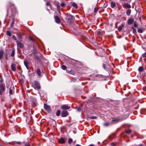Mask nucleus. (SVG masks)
<instances>
[{"label": "nucleus", "mask_w": 146, "mask_h": 146, "mask_svg": "<svg viewBox=\"0 0 146 146\" xmlns=\"http://www.w3.org/2000/svg\"><path fill=\"white\" fill-rule=\"evenodd\" d=\"M3 50H0V58L2 59L3 58Z\"/></svg>", "instance_id": "16"}, {"label": "nucleus", "mask_w": 146, "mask_h": 146, "mask_svg": "<svg viewBox=\"0 0 146 146\" xmlns=\"http://www.w3.org/2000/svg\"><path fill=\"white\" fill-rule=\"evenodd\" d=\"M134 26L135 27H137V25L136 23H134Z\"/></svg>", "instance_id": "48"}, {"label": "nucleus", "mask_w": 146, "mask_h": 146, "mask_svg": "<svg viewBox=\"0 0 146 146\" xmlns=\"http://www.w3.org/2000/svg\"><path fill=\"white\" fill-rule=\"evenodd\" d=\"M116 6V4L115 2H112L111 3V6L112 8H114Z\"/></svg>", "instance_id": "17"}, {"label": "nucleus", "mask_w": 146, "mask_h": 146, "mask_svg": "<svg viewBox=\"0 0 146 146\" xmlns=\"http://www.w3.org/2000/svg\"><path fill=\"white\" fill-rule=\"evenodd\" d=\"M72 6L74 7L75 8H78V6L77 4L74 3H73L72 5Z\"/></svg>", "instance_id": "22"}, {"label": "nucleus", "mask_w": 146, "mask_h": 146, "mask_svg": "<svg viewBox=\"0 0 146 146\" xmlns=\"http://www.w3.org/2000/svg\"><path fill=\"white\" fill-rule=\"evenodd\" d=\"M35 86V87L37 89H40V86L39 84L37 81H35L34 83Z\"/></svg>", "instance_id": "9"}, {"label": "nucleus", "mask_w": 146, "mask_h": 146, "mask_svg": "<svg viewBox=\"0 0 146 146\" xmlns=\"http://www.w3.org/2000/svg\"><path fill=\"white\" fill-rule=\"evenodd\" d=\"M24 64L25 66H26L28 70H29V67L28 66V62L26 61H24Z\"/></svg>", "instance_id": "15"}, {"label": "nucleus", "mask_w": 146, "mask_h": 146, "mask_svg": "<svg viewBox=\"0 0 146 146\" xmlns=\"http://www.w3.org/2000/svg\"><path fill=\"white\" fill-rule=\"evenodd\" d=\"M16 42L17 43V46L18 47H19V48H23V44L22 43L20 42L17 40L16 41Z\"/></svg>", "instance_id": "6"}, {"label": "nucleus", "mask_w": 146, "mask_h": 146, "mask_svg": "<svg viewBox=\"0 0 146 146\" xmlns=\"http://www.w3.org/2000/svg\"><path fill=\"white\" fill-rule=\"evenodd\" d=\"M66 19L68 22L71 23L73 21V16L71 15H68L66 16Z\"/></svg>", "instance_id": "2"}, {"label": "nucleus", "mask_w": 146, "mask_h": 146, "mask_svg": "<svg viewBox=\"0 0 146 146\" xmlns=\"http://www.w3.org/2000/svg\"><path fill=\"white\" fill-rule=\"evenodd\" d=\"M111 145L112 146H115V145L114 143H111Z\"/></svg>", "instance_id": "50"}, {"label": "nucleus", "mask_w": 146, "mask_h": 146, "mask_svg": "<svg viewBox=\"0 0 146 146\" xmlns=\"http://www.w3.org/2000/svg\"><path fill=\"white\" fill-rule=\"evenodd\" d=\"M56 7L58 9V11L59 12V13H60V11L59 9V6L57 4Z\"/></svg>", "instance_id": "35"}, {"label": "nucleus", "mask_w": 146, "mask_h": 146, "mask_svg": "<svg viewBox=\"0 0 146 146\" xmlns=\"http://www.w3.org/2000/svg\"><path fill=\"white\" fill-rule=\"evenodd\" d=\"M3 81V80L2 77L0 76V83L2 82Z\"/></svg>", "instance_id": "38"}, {"label": "nucleus", "mask_w": 146, "mask_h": 146, "mask_svg": "<svg viewBox=\"0 0 146 146\" xmlns=\"http://www.w3.org/2000/svg\"><path fill=\"white\" fill-rule=\"evenodd\" d=\"M98 8L96 7L94 8V11L95 13H96L98 10Z\"/></svg>", "instance_id": "33"}, {"label": "nucleus", "mask_w": 146, "mask_h": 146, "mask_svg": "<svg viewBox=\"0 0 146 146\" xmlns=\"http://www.w3.org/2000/svg\"><path fill=\"white\" fill-rule=\"evenodd\" d=\"M143 90L144 91H146V86L143 88Z\"/></svg>", "instance_id": "49"}, {"label": "nucleus", "mask_w": 146, "mask_h": 146, "mask_svg": "<svg viewBox=\"0 0 146 146\" xmlns=\"http://www.w3.org/2000/svg\"><path fill=\"white\" fill-rule=\"evenodd\" d=\"M24 145L25 146H31L29 144L27 143H25Z\"/></svg>", "instance_id": "43"}, {"label": "nucleus", "mask_w": 146, "mask_h": 146, "mask_svg": "<svg viewBox=\"0 0 146 146\" xmlns=\"http://www.w3.org/2000/svg\"><path fill=\"white\" fill-rule=\"evenodd\" d=\"M142 56L143 57H146V52L142 54Z\"/></svg>", "instance_id": "40"}, {"label": "nucleus", "mask_w": 146, "mask_h": 146, "mask_svg": "<svg viewBox=\"0 0 146 146\" xmlns=\"http://www.w3.org/2000/svg\"><path fill=\"white\" fill-rule=\"evenodd\" d=\"M36 72L37 73L38 77H40L41 76V72L40 70L38 68H37L36 70Z\"/></svg>", "instance_id": "12"}, {"label": "nucleus", "mask_w": 146, "mask_h": 146, "mask_svg": "<svg viewBox=\"0 0 146 146\" xmlns=\"http://www.w3.org/2000/svg\"><path fill=\"white\" fill-rule=\"evenodd\" d=\"M143 30L142 29H139L138 30V32L139 33H142L143 31Z\"/></svg>", "instance_id": "30"}, {"label": "nucleus", "mask_w": 146, "mask_h": 146, "mask_svg": "<svg viewBox=\"0 0 146 146\" xmlns=\"http://www.w3.org/2000/svg\"><path fill=\"white\" fill-rule=\"evenodd\" d=\"M14 23V19H13V21L12 22V23L10 25V27H13Z\"/></svg>", "instance_id": "24"}, {"label": "nucleus", "mask_w": 146, "mask_h": 146, "mask_svg": "<svg viewBox=\"0 0 146 146\" xmlns=\"http://www.w3.org/2000/svg\"><path fill=\"white\" fill-rule=\"evenodd\" d=\"M143 70V68L141 66L139 67V70L140 72H141Z\"/></svg>", "instance_id": "32"}, {"label": "nucleus", "mask_w": 146, "mask_h": 146, "mask_svg": "<svg viewBox=\"0 0 146 146\" xmlns=\"http://www.w3.org/2000/svg\"><path fill=\"white\" fill-rule=\"evenodd\" d=\"M17 37L19 40H21L22 38L21 37V35L20 34H18L17 35Z\"/></svg>", "instance_id": "28"}, {"label": "nucleus", "mask_w": 146, "mask_h": 146, "mask_svg": "<svg viewBox=\"0 0 146 146\" xmlns=\"http://www.w3.org/2000/svg\"><path fill=\"white\" fill-rule=\"evenodd\" d=\"M44 108L48 111H50V107L47 105L46 104H44Z\"/></svg>", "instance_id": "7"}, {"label": "nucleus", "mask_w": 146, "mask_h": 146, "mask_svg": "<svg viewBox=\"0 0 146 146\" xmlns=\"http://www.w3.org/2000/svg\"><path fill=\"white\" fill-rule=\"evenodd\" d=\"M138 146H143L142 144H140L139 145H138Z\"/></svg>", "instance_id": "54"}, {"label": "nucleus", "mask_w": 146, "mask_h": 146, "mask_svg": "<svg viewBox=\"0 0 146 146\" xmlns=\"http://www.w3.org/2000/svg\"><path fill=\"white\" fill-rule=\"evenodd\" d=\"M12 38L13 39L15 40H16V37L14 35H13L12 36Z\"/></svg>", "instance_id": "45"}, {"label": "nucleus", "mask_w": 146, "mask_h": 146, "mask_svg": "<svg viewBox=\"0 0 146 146\" xmlns=\"http://www.w3.org/2000/svg\"><path fill=\"white\" fill-rule=\"evenodd\" d=\"M68 113L66 111H64L62 112L61 115L62 117H66L68 115Z\"/></svg>", "instance_id": "5"}, {"label": "nucleus", "mask_w": 146, "mask_h": 146, "mask_svg": "<svg viewBox=\"0 0 146 146\" xmlns=\"http://www.w3.org/2000/svg\"><path fill=\"white\" fill-rule=\"evenodd\" d=\"M6 34L7 35L9 36H11V33L9 31H7L6 32Z\"/></svg>", "instance_id": "23"}, {"label": "nucleus", "mask_w": 146, "mask_h": 146, "mask_svg": "<svg viewBox=\"0 0 146 146\" xmlns=\"http://www.w3.org/2000/svg\"><path fill=\"white\" fill-rule=\"evenodd\" d=\"M31 104L33 107H35L36 105V100L34 98H33L32 99L31 101Z\"/></svg>", "instance_id": "3"}, {"label": "nucleus", "mask_w": 146, "mask_h": 146, "mask_svg": "<svg viewBox=\"0 0 146 146\" xmlns=\"http://www.w3.org/2000/svg\"><path fill=\"white\" fill-rule=\"evenodd\" d=\"M46 5L49 6L51 8V5L50 3L47 2L46 3Z\"/></svg>", "instance_id": "42"}, {"label": "nucleus", "mask_w": 146, "mask_h": 146, "mask_svg": "<svg viewBox=\"0 0 146 146\" xmlns=\"http://www.w3.org/2000/svg\"><path fill=\"white\" fill-rule=\"evenodd\" d=\"M122 5L123 7L125 8H130L131 7V5L128 3H122Z\"/></svg>", "instance_id": "4"}, {"label": "nucleus", "mask_w": 146, "mask_h": 146, "mask_svg": "<svg viewBox=\"0 0 146 146\" xmlns=\"http://www.w3.org/2000/svg\"><path fill=\"white\" fill-rule=\"evenodd\" d=\"M88 146H95L94 144H92L89 145Z\"/></svg>", "instance_id": "52"}, {"label": "nucleus", "mask_w": 146, "mask_h": 146, "mask_svg": "<svg viewBox=\"0 0 146 146\" xmlns=\"http://www.w3.org/2000/svg\"><path fill=\"white\" fill-rule=\"evenodd\" d=\"M61 108L62 110H69L70 109V107L66 105H63Z\"/></svg>", "instance_id": "8"}, {"label": "nucleus", "mask_w": 146, "mask_h": 146, "mask_svg": "<svg viewBox=\"0 0 146 146\" xmlns=\"http://www.w3.org/2000/svg\"><path fill=\"white\" fill-rule=\"evenodd\" d=\"M131 10L130 9H129L127 11H126V14L128 16H129L131 13Z\"/></svg>", "instance_id": "21"}, {"label": "nucleus", "mask_w": 146, "mask_h": 146, "mask_svg": "<svg viewBox=\"0 0 146 146\" xmlns=\"http://www.w3.org/2000/svg\"><path fill=\"white\" fill-rule=\"evenodd\" d=\"M36 58H37V59L38 60H39V58H38V57H36Z\"/></svg>", "instance_id": "55"}, {"label": "nucleus", "mask_w": 146, "mask_h": 146, "mask_svg": "<svg viewBox=\"0 0 146 146\" xmlns=\"http://www.w3.org/2000/svg\"><path fill=\"white\" fill-rule=\"evenodd\" d=\"M60 5L62 7H63L65 6V4L64 3L62 2Z\"/></svg>", "instance_id": "34"}, {"label": "nucleus", "mask_w": 146, "mask_h": 146, "mask_svg": "<svg viewBox=\"0 0 146 146\" xmlns=\"http://www.w3.org/2000/svg\"><path fill=\"white\" fill-rule=\"evenodd\" d=\"M5 56V59L6 60H7L8 59V58L7 57V54H6Z\"/></svg>", "instance_id": "44"}, {"label": "nucleus", "mask_w": 146, "mask_h": 146, "mask_svg": "<svg viewBox=\"0 0 146 146\" xmlns=\"http://www.w3.org/2000/svg\"><path fill=\"white\" fill-rule=\"evenodd\" d=\"M9 94H13V92L11 90V89L10 88L9 89Z\"/></svg>", "instance_id": "37"}, {"label": "nucleus", "mask_w": 146, "mask_h": 146, "mask_svg": "<svg viewBox=\"0 0 146 146\" xmlns=\"http://www.w3.org/2000/svg\"><path fill=\"white\" fill-rule=\"evenodd\" d=\"M54 18L55 19V21L56 23H60V19L57 16H54Z\"/></svg>", "instance_id": "11"}, {"label": "nucleus", "mask_w": 146, "mask_h": 146, "mask_svg": "<svg viewBox=\"0 0 146 146\" xmlns=\"http://www.w3.org/2000/svg\"><path fill=\"white\" fill-rule=\"evenodd\" d=\"M81 110V109L80 108H77V110L78 111H80Z\"/></svg>", "instance_id": "46"}, {"label": "nucleus", "mask_w": 146, "mask_h": 146, "mask_svg": "<svg viewBox=\"0 0 146 146\" xmlns=\"http://www.w3.org/2000/svg\"><path fill=\"white\" fill-rule=\"evenodd\" d=\"M66 72L67 73L70 74H72L73 75H74L75 74L74 72L72 70H71L70 71H69L68 70H66Z\"/></svg>", "instance_id": "14"}, {"label": "nucleus", "mask_w": 146, "mask_h": 146, "mask_svg": "<svg viewBox=\"0 0 146 146\" xmlns=\"http://www.w3.org/2000/svg\"><path fill=\"white\" fill-rule=\"evenodd\" d=\"M131 28L133 30V33L135 34L137 32L136 30L133 27H132Z\"/></svg>", "instance_id": "31"}, {"label": "nucleus", "mask_w": 146, "mask_h": 146, "mask_svg": "<svg viewBox=\"0 0 146 146\" xmlns=\"http://www.w3.org/2000/svg\"><path fill=\"white\" fill-rule=\"evenodd\" d=\"M131 132V131L129 129L125 131L126 133L128 134L130 133Z\"/></svg>", "instance_id": "27"}, {"label": "nucleus", "mask_w": 146, "mask_h": 146, "mask_svg": "<svg viewBox=\"0 0 146 146\" xmlns=\"http://www.w3.org/2000/svg\"><path fill=\"white\" fill-rule=\"evenodd\" d=\"M61 68L63 70H65L66 68V67L64 65H62L61 66Z\"/></svg>", "instance_id": "25"}, {"label": "nucleus", "mask_w": 146, "mask_h": 146, "mask_svg": "<svg viewBox=\"0 0 146 146\" xmlns=\"http://www.w3.org/2000/svg\"><path fill=\"white\" fill-rule=\"evenodd\" d=\"M124 25L123 24H122L120 26H119L118 28V30L119 31H121V29L123 27Z\"/></svg>", "instance_id": "18"}, {"label": "nucleus", "mask_w": 146, "mask_h": 146, "mask_svg": "<svg viewBox=\"0 0 146 146\" xmlns=\"http://www.w3.org/2000/svg\"><path fill=\"white\" fill-rule=\"evenodd\" d=\"M15 53V49H13L12 50L11 53V56L12 57H13L14 56Z\"/></svg>", "instance_id": "19"}, {"label": "nucleus", "mask_w": 146, "mask_h": 146, "mask_svg": "<svg viewBox=\"0 0 146 146\" xmlns=\"http://www.w3.org/2000/svg\"><path fill=\"white\" fill-rule=\"evenodd\" d=\"M58 142L60 143L63 144L65 143V141L63 138H61L60 139H58Z\"/></svg>", "instance_id": "13"}, {"label": "nucleus", "mask_w": 146, "mask_h": 146, "mask_svg": "<svg viewBox=\"0 0 146 146\" xmlns=\"http://www.w3.org/2000/svg\"><path fill=\"white\" fill-rule=\"evenodd\" d=\"M60 111L59 110H57L56 113V115L57 116L60 115Z\"/></svg>", "instance_id": "26"}, {"label": "nucleus", "mask_w": 146, "mask_h": 146, "mask_svg": "<svg viewBox=\"0 0 146 146\" xmlns=\"http://www.w3.org/2000/svg\"><path fill=\"white\" fill-rule=\"evenodd\" d=\"M72 81L73 82H75L76 81V78H73L72 79Z\"/></svg>", "instance_id": "47"}, {"label": "nucleus", "mask_w": 146, "mask_h": 146, "mask_svg": "<svg viewBox=\"0 0 146 146\" xmlns=\"http://www.w3.org/2000/svg\"><path fill=\"white\" fill-rule=\"evenodd\" d=\"M104 125L106 126H108L109 125V123H104Z\"/></svg>", "instance_id": "41"}, {"label": "nucleus", "mask_w": 146, "mask_h": 146, "mask_svg": "<svg viewBox=\"0 0 146 146\" xmlns=\"http://www.w3.org/2000/svg\"><path fill=\"white\" fill-rule=\"evenodd\" d=\"M133 22V20L131 19H129L127 21L129 24L130 25L132 24Z\"/></svg>", "instance_id": "20"}, {"label": "nucleus", "mask_w": 146, "mask_h": 146, "mask_svg": "<svg viewBox=\"0 0 146 146\" xmlns=\"http://www.w3.org/2000/svg\"><path fill=\"white\" fill-rule=\"evenodd\" d=\"M106 65L104 64H103V66L104 67V68H106Z\"/></svg>", "instance_id": "53"}, {"label": "nucleus", "mask_w": 146, "mask_h": 146, "mask_svg": "<svg viewBox=\"0 0 146 146\" xmlns=\"http://www.w3.org/2000/svg\"><path fill=\"white\" fill-rule=\"evenodd\" d=\"M16 143L17 144H19L20 145H21V142H16Z\"/></svg>", "instance_id": "51"}, {"label": "nucleus", "mask_w": 146, "mask_h": 146, "mask_svg": "<svg viewBox=\"0 0 146 146\" xmlns=\"http://www.w3.org/2000/svg\"><path fill=\"white\" fill-rule=\"evenodd\" d=\"M11 68L13 71H15L16 70V65L14 63H13L11 64Z\"/></svg>", "instance_id": "10"}, {"label": "nucleus", "mask_w": 146, "mask_h": 146, "mask_svg": "<svg viewBox=\"0 0 146 146\" xmlns=\"http://www.w3.org/2000/svg\"><path fill=\"white\" fill-rule=\"evenodd\" d=\"M119 120V119L118 118H113L112 119V121H118Z\"/></svg>", "instance_id": "29"}, {"label": "nucleus", "mask_w": 146, "mask_h": 146, "mask_svg": "<svg viewBox=\"0 0 146 146\" xmlns=\"http://www.w3.org/2000/svg\"><path fill=\"white\" fill-rule=\"evenodd\" d=\"M5 90V85L4 84H0V95H2Z\"/></svg>", "instance_id": "1"}, {"label": "nucleus", "mask_w": 146, "mask_h": 146, "mask_svg": "<svg viewBox=\"0 0 146 146\" xmlns=\"http://www.w3.org/2000/svg\"><path fill=\"white\" fill-rule=\"evenodd\" d=\"M90 118L91 119H95L96 118V117L93 116L90 117Z\"/></svg>", "instance_id": "39"}, {"label": "nucleus", "mask_w": 146, "mask_h": 146, "mask_svg": "<svg viewBox=\"0 0 146 146\" xmlns=\"http://www.w3.org/2000/svg\"><path fill=\"white\" fill-rule=\"evenodd\" d=\"M72 139L71 138H70L68 140V142L69 143H70L72 142Z\"/></svg>", "instance_id": "36"}, {"label": "nucleus", "mask_w": 146, "mask_h": 146, "mask_svg": "<svg viewBox=\"0 0 146 146\" xmlns=\"http://www.w3.org/2000/svg\"><path fill=\"white\" fill-rule=\"evenodd\" d=\"M0 146H1L0 145Z\"/></svg>", "instance_id": "56"}]
</instances>
